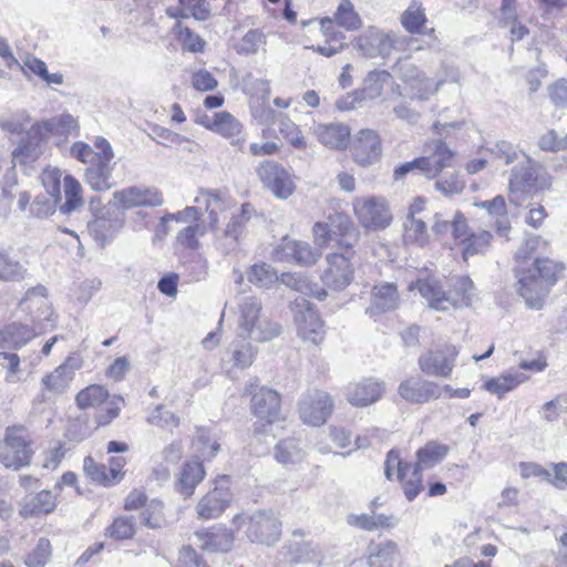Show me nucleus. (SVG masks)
I'll list each match as a JSON object with an SVG mask.
<instances>
[{"mask_svg":"<svg viewBox=\"0 0 567 567\" xmlns=\"http://www.w3.org/2000/svg\"><path fill=\"white\" fill-rule=\"evenodd\" d=\"M394 471L396 472L398 480L402 483L403 491L405 492V483L410 481L412 464L403 463L395 451H390L384 462V474L388 480H392Z\"/></svg>","mask_w":567,"mask_h":567,"instance_id":"47","label":"nucleus"},{"mask_svg":"<svg viewBox=\"0 0 567 567\" xmlns=\"http://www.w3.org/2000/svg\"><path fill=\"white\" fill-rule=\"evenodd\" d=\"M63 190L65 202L60 206L62 215H69L78 212L83 207L82 186L78 179L71 175H65L63 178Z\"/></svg>","mask_w":567,"mask_h":567,"instance_id":"38","label":"nucleus"},{"mask_svg":"<svg viewBox=\"0 0 567 567\" xmlns=\"http://www.w3.org/2000/svg\"><path fill=\"white\" fill-rule=\"evenodd\" d=\"M333 20L340 28L347 31H357L363 24L360 14L355 11L354 4L350 0H340L333 14Z\"/></svg>","mask_w":567,"mask_h":567,"instance_id":"42","label":"nucleus"},{"mask_svg":"<svg viewBox=\"0 0 567 567\" xmlns=\"http://www.w3.org/2000/svg\"><path fill=\"white\" fill-rule=\"evenodd\" d=\"M22 62L23 64L21 65V71L27 78H30L32 74L41 79L48 85L63 84V74L61 72L49 73L45 62L38 56L33 54H27Z\"/></svg>","mask_w":567,"mask_h":567,"instance_id":"33","label":"nucleus"},{"mask_svg":"<svg viewBox=\"0 0 567 567\" xmlns=\"http://www.w3.org/2000/svg\"><path fill=\"white\" fill-rule=\"evenodd\" d=\"M250 534L257 543L274 545L281 535V522L272 511L256 512L250 517Z\"/></svg>","mask_w":567,"mask_h":567,"instance_id":"21","label":"nucleus"},{"mask_svg":"<svg viewBox=\"0 0 567 567\" xmlns=\"http://www.w3.org/2000/svg\"><path fill=\"white\" fill-rule=\"evenodd\" d=\"M550 102L558 109L567 107V80L559 79L548 86Z\"/></svg>","mask_w":567,"mask_h":567,"instance_id":"64","label":"nucleus"},{"mask_svg":"<svg viewBox=\"0 0 567 567\" xmlns=\"http://www.w3.org/2000/svg\"><path fill=\"white\" fill-rule=\"evenodd\" d=\"M435 177V188L445 195L460 194L465 188V182L455 169V161L452 167L443 168Z\"/></svg>","mask_w":567,"mask_h":567,"instance_id":"44","label":"nucleus"},{"mask_svg":"<svg viewBox=\"0 0 567 567\" xmlns=\"http://www.w3.org/2000/svg\"><path fill=\"white\" fill-rule=\"evenodd\" d=\"M42 130L50 134H70L78 131V121L69 113H64L38 123Z\"/></svg>","mask_w":567,"mask_h":567,"instance_id":"53","label":"nucleus"},{"mask_svg":"<svg viewBox=\"0 0 567 567\" xmlns=\"http://www.w3.org/2000/svg\"><path fill=\"white\" fill-rule=\"evenodd\" d=\"M228 481V476H221L216 486L198 501L196 514L199 519L209 520L218 518L229 506L233 494Z\"/></svg>","mask_w":567,"mask_h":567,"instance_id":"14","label":"nucleus"},{"mask_svg":"<svg viewBox=\"0 0 567 567\" xmlns=\"http://www.w3.org/2000/svg\"><path fill=\"white\" fill-rule=\"evenodd\" d=\"M398 557L399 548L392 540L371 542L367 548L369 567H393Z\"/></svg>","mask_w":567,"mask_h":567,"instance_id":"32","label":"nucleus"},{"mask_svg":"<svg viewBox=\"0 0 567 567\" xmlns=\"http://www.w3.org/2000/svg\"><path fill=\"white\" fill-rule=\"evenodd\" d=\"M391 74L385 70L370 71L363 80L360 92L367 100H374L381 96L384 85L390 81Z\"/></svg>","mask_w":567,"mask_h":567,"instance_id":"45","label":"nucleus"},{"mask_svg":"<svg viewBox=\"0 0 567 567\" xmlns=\"http://www.w3.org/2000/svg\"><path fill=\"white\" fill-rule=\"evenodd\" d=\"M409 290H417L429 307L436 311L468 307L476 296L474 284L467 276L450 278L447 289L434 278L419 279L409 285Z\"/></svg>","mask_w":567,"mask_h":567,"instance_id":"1","label":"nucleus"},{"mask_svg":"<svg viewBox=\"0 0 567 567\" xmlns=\"http://www.w3.org/2000/svg\"><path fill=\"white\" fill-rule=\"evenodd\" d=\"M147 423L162 429L177 427L179 425V417L166 410L164 405L158 404L148 415Z\"/></svg>","mask_w":567,"mask_h":567,"instance_id":"58","label":"nucleus"},{"mask_svg":"<svg viewBox=\"0 0 567 567\" xmlns=\"http://www.w3.org/2000/svg\"><path fill=\"white\" fill-rule=\"evenodd\" d=\"M277 280V272L270 266L261 264L250 267V282L267 288Z\"/></svg>","mask_w":567,"mask_h":567,"instance_id":"63","label":"nucleus"},{"mask_svg":"<svg viewBox=\"0 0 567 567\" xmlns=\"http://www.w3.org/2000/svg\"><path fill=\"white\" fill-rule=\"evenodd\" d=\"M557 265L547 259L535 258L532 267L523 270L518 277V293L528 308H543L550 288L557 281Z\"/></svg>","mask_w":567,"mask_h":567,"instance_id":"3","label":"nucleus"},{"mask_svg":"<svg viewBox=\"0 0 567 567\" xmlns=\"http://www.w3.org/2000/svg\"><path fill=\"white\" fill-rule=\"evenodd\" d=\"M292 310L298 328V334L315 344L323 340L324 329L318 312L311 307V303L305 298H297L293 301Z\"/></svg>","mask_w":567,"mask_h":567,"instance_id":"15","label":"nucleus"},{"mask_svg":"<svg viewBox=\"0 0 567 567\" xmlns=\"http://www.w3.org/2000/svg\"><path fill=\"white\" fill-rule=\"evenodd\" d=\"M282 250L287 256L292 257L296 262L303 266L315 265L321 256L320 251L301 240L285 239Z\"/></svg>","mask_w":567,"mask_h":567,"instance_id":"37","label":"nucleus"},{"mask_svg":"<svg viewBox=\"0 0 567 567\" xmlns=\"http://www.w3.org/2000/svg\"><path fill=\"white\" fill-rule=\"evenodd\" d=\"M458 350L455 346L445 344L435 350H429L420 355V370L430 377L449 378L454 369Z\"/></svg>","mask_w":567,"mask_h":567,"instance_id":"16","label":"nucleus"},{"mask_svg":"<svg viewBox=\"0 0 567 567\" xmlns=\"http://www.w3.org/2000/svg\"><path fill=\"white\" fill-rule=\"evenodd\" d=\"M243 127V124L229 112L221 111L216 113V127H213V132L227 138H234L241 133Z\"/></svg>","mask_w":567,"mask_h":567,"instance_id":"55","label":"nucleus"},{"mask_svg":"<svg viewBox=\"0 0 567 567\" xmlns=\"http://www.w3.org/2000/svg\"><path fill=\"white\" fill-rule=\"evenodd\" d=\"M52 555V546L49 539L40 538L35 548L24 559L27 567H44Z\"/></svg>","mask_w":567,"mask_h":567,"instance_id":"56","label":"nucleus"},{"mask_svg":"<svg viewBox=\"0 0 567 567\" xmlns=\"http://www.w3.org/2000/svg\"><path fill=\"white\" fill-rule=\"evenodd\" d=\"M260 89L262 92V103L268 101L270 94V87L268 82L259 81L255 84V90ZM254 116L261 123L271 124L275 122L279 123L280 133L287 138V141L299 150L306 148V142L299 127L284 113L276 112L269 105L261 104L256 106L254 110Z\"/></svg>","mask_w":567,"mask_h":567,"instance_id":"8","label":"nucleus"},{"mask_svg":"<svg viewBox=\"0 0 567 567\" xmlns=\"http://www.w3.org/2000/svg\"><path fill=\"white\" fill-rule=\"evenodd\" d=\"M83 470L92 481L103 485H113L107 467L103 464H97L91 456L84 458Z\"/></svg>","mask_w":567,"mask_h":567,"instance_id":"60","label":"nucleus"},{"mask_svg":"<svg viewBox=\"0 0 567 567\" xmlns=\"http://www.w3.org/2000/svg\"><path fill=\"white\" fill-rule=\"evenodd\" d=\"M173 31L176 39L182 44L183 50L192 53L203 52L205 48V41L196 33H194L188 27H183L178 21Z\"/></svg>","mask_w":567,"mask_h":567,"instance_id":"54","label":"nucleus"},{"mask_svg":"<svg viewBox=\"0 0 567 567\" xmlns=\"http://www.w3.org/2000/svg\"><path fill=\"white\" fill-rule=\"evenodd\" d=\"M295 554L299 563L320 564L324 558L321 547L312 542L297 545Z\"/></svg>","mask_w":567,"mask_h":567,"instance_id":"59","label":"nucleus"},{"mask_svg":"<svg viewBox=\"0 0 567 567\" xmlns=\"http://www.w3.org/2000/svg\"><path fill=\"white\" fill-rule=\"evenodd\" d=\"M109 399L107 390L99 384H91L80 391L75 398L81 410L97 408Z\"/></svg>","mask_w":567,"mask_h":567,"instance_id":"49","label":"nucleus"},{"mask_svg":"<svg viewBox=\"0 0 567 567\" xmlns=\"http://www.w3.org/2000/svg\"><path fill=\"white\" fill-rule=\"evenodd\" d=\"M326 268L320 278L330 289L342 290L354 278V267L349 255L332 252L326 257Z\"/></svg>","mask_w":567,"mask_h":567,"instance_id":"17","label":"nucleus"},{"mask_svg":"<svg viewBox=\"0 0 567 567\" xmlns=\"http://www.w3.org/2000/svg\"><path fill=\"white\" fill-rule=\"evenodd\" d=\"M56 506L55 496L48 489H43L34 495H28L19 504V513L23 517L49 514Z\"/></svg>","mask_w":567,"mask_h":567,"instance_id":"31","label":"nucleus"},{"mask_svg":"<svg viewBox=\"0 0 567 567\" xmlns=\"http://www.w3.org/2000/svg\"><path fill=\"white\" fill-rule=\"evenodd\" d=\"M32 439L22 425L9 426L0 441V462L8 468L20 470L29 465L33 455Z\"/></svg>","mask_w":567,"mask_h":567,"instance_id":"6","label":"nucleus"},{"mask_svg":"<svg viewBox=\"0 0 567 567\" xmlns=\"http://www.w3.org/2000/svg\"><path fill=\"white\" fill-rule=\"evenodd\" d=\"M250 422L254 434L275 437L274 426L284 421L281 399L277 391L250 383Z\"/></svg>","mask_w":567,"mask_h":567,"instance_id":"4","label":"nucleus"},{"mask_svg":"<svg viewBox=\"0 0 567 567\" xmlns=\"http://www.w3.org/2000/svg\"><path fill=\"white\" fill-rule=\"evenodd\" d=\"M398 392L402 399L410 403H426L439 399L442 394V388L433 381L412 377L400 383Z\"/></svg>","mask_w":567,"mask_h":567,"instance_id":"22","label":"nucleus"},{"mask_svg":"<svg viewBox=\"0 0 567 567\" xmlns=\"http://www.w3.org/2000/svg\"><path fill=\"white\" fill-rule=\"evenodd\" d=\"M383 390L382 382L374 379H363L348 385L347 398L349 403L354 406H368L381 398Z\"/></svg>","mask_w":567,"mask_h":567,"instance_id":"28","label":"nucleus"},{"mask_svg":"<svg viewBox=\"0 0 567 567\" xmlns=\"http://www.w3.org/2000/svg\"><path fill=\"white\" fill-rule=\"evenodd\" d=\"M492 240V235L487 230L478 233H471L467 237L462 239V255L465 260L470 257L484 254L488 249Z\"/></svg>","mask_w":567,"mask_h":567,"instance_id":"46","label":"nucleus"},{"mask_svg":"<svg viewBox=\"0 0 567 567\" xmlns=\"http://www.w3.org/2000/svg\"><path fill=\"white\" fill-rule=\"evenodd\" d=\"M254 313V320H250V340L266 342L280 333V326L261 313L259 303L250 300V316Z\"/></svg>","mask_w":567,"mask_h":567,"instance_id":"30","label":"nucleus"},{"mask_svg":"<svg viewBox=\"0 0 567 567\" xmlns=\"http://www.w3.org/2000/svg\"><path fill=\"white\" fill-rule=\"evenodd\" d=\"M353 161L360 166H369L379 161L382 154L381 140L370 128L360 130L351 145Z\"/></svg>","mask_w":567,"mask_h":567,"instance_id":"18","label":"nucleus"},{"mask_svg":"<svg viewBox=\"0 0 567 567\" xmlns=\"http://www.w3.org/2000/svg\"><path fill=\"white\" fill-rule=\"evenodd\" d=\"M400 21L404 30L409 33H421L427 21L422 3L417 0H413L401 14Z\"/></svg>","mask_w":567,"mask_h":567,"instance_id":"41","label":"nucleus"},{"mask_svg":"<svg viewBox=\"0 0 567 567\" xmlns=\"http://www.w3.org/2000/svg\"><path fill=\"white\" fill-rule=\"evenodd\" d=\"M136 519L133 515H124L115 518L105 529V535L116 540L130 539L135 535Z\"/></svg>","mask_w":567,"mask_h":567,"instance_id":"50","label":"nucleus"},{"mask_svg":"<svg viewBox=\"0 0 567 567\" xmlns=\"http://www.w3.org/2000/svg\"><path fill=\"white\" fill-rule=\"evenodd\" d=\"M27 276L28 269L9 252L0 249V281L19 282Z\"/></svg>","mask_w":567,"mask_h":567,"instance_id":"39","label":"nucleus"},{"mask_svg":"<svg viewBox=\"0 0 567 567\" xmlns=\"http://www.w3.org/2000/svg\"><path fill=\"white\" fill-rule=\"evenodd\" d=\"M430 155L401 164L394 169V178L402 179L409 173H420L427 178H434L443 168L452 167L454 153L442 140H435L430 145Z\"/></svg>","mask_w":567,"mask_h":567,"instance_id":"5","label":"nucleus"},{"mask_svg":"<svg viewBox=\"0 0 567 567\" xmlns=\"http://www.w3.org/2000/svg\"><path fill=\"white\" fill-rule=\"evenodd\" d=\"M163 509L164 505L159 499H152L140 515L141 524L152 529L163 528L166 525Z\"/></svg>","mask_w":567,"mask_h":567,"instance_id":"52","label":"nucleus"},{"mask_svg":"<svg viewBox=\"0 0 567 567\" xmlns=\"http://www.w3.org/2000/svg\"><path fill=\"white\" fill-rule=\"evenodd\" d=\"M196 451L205 458H213L219 451L220 445L213 441L207 431L204 429L197 430V436L194 442Z\"/></svg>","mask_w":567,"mask_h":567,"instance_id":"61","label":"nucleus"},{"mask_svg":"<svg viewBox=\"0 0 567 567\" xmlns=\"http://www.w3.org/2000/svg\"><path fill=\"white\" fill-rule=\"evenodd\" d=\"M80 367L79 360L69 355L63 363L42 378V391L55 394L64 393L74 379L75 371L80 369Z\"/></svg>","mask_w":567,"mask_h":567,"instance_id":"23","label":"nucleus"},{"mask_svg":"<svg viewBox=\"0 0 567 567\" xmlns=\"http://www.w3.org/2000/svg\"><path fill=\"white\" fill-rule=\"evenodd\" d=\"M195 537L199 547L209 553H227L234 545V534L223 526L199 529Z\"/></svg>","mask_w":567,"mask_h":567,"instance_id":"25","label":"nucleus"},{"mask_svg":"<svg viewBox=\"0 0 567 567\" xmlns=\"http://www.w3.org/2000/svg\"><path fill=\"white\" fill-rule=\"evenodd\" d=\"M256 172L264 187L276 198L288 199L295 193L293 176L280 163L266 161Z\"/></svg>","mask_w":567,"mask_h":567,"instance_id":"11","label":"nucleus"},{"mask_svg":"<svg viewBox=\"0 0 567 567\" xmlns=\"http://www.w3.org/2000/svg\"><path fill=\"white\" fill-rule=\"evenodd\" d=\"M525 161L511 171L508 179V198L514 205H520L528 198L548 192L553 186V176L537 161L522 153Z\"/></svg>","mask_w":567,"mask_h":567,"instance_id":"2","label":"nucleus"},{"mask_svg":"<svg viewBox=\"0 0 567 567\" xmlns=\"http://www.w3.org/2000/svg\"><path fill=\"white\" fill-rule=\"evenodd\" d=\"M43 140L42 125L33 124L21 138L18 147L12 152V162L14 165H25L35 161L41 154L40 144Z\"/></svg>","mask_w":567,"mask_h":567,"instance_id":"27","label":"nucleus"},{"mask_svg":"<svg viewBox=\"0 0 567 567\" xmlns=\"http://www.w3.org/2000/svg\"><path fill=\"white\" fill-rule=\"evenodd\" d=\"M113 197L126 209L141 206L157 207L164 203L163 195L158 188L142 185L116 190Z\"/></svg>","mask_w":567,"mask_h":567,"instance_id":"20","label":"nucleus"},{"mask_svg":"<svg viewBox=\"0 0 567 567\" xmlns=\"http://www.w3.org/2000/svg\"><path fill=\"white\" fill-rule=\"evenodd\" d=\"M449 446L436 442H429L416 452L417 461L412 464L410 481L405 483V496L414 499L423 489L421 471L439 464L449 453Z\"/></svg>","mask_w":567,"mask_h":567,"instance_id":"9","label":"nucleus"},{"mask_svg":"<svg viewBox=\"0 0 567 567\" xmlns=\"http://www.w3.org/2000/svg\"><path fill=\"white\" fill-rule=\"evenodd\" d=\"M204 476L205 470L202 462L189 461L185 463L178 477V492L185 497L192 496Z\"/></svg>","mask_w":567,"mask_h":567,"instance_id":"34","label":"nucleus"},{"mask_svg":"<svg viewBox=\"0 0 567 567\" xmlns=\"http://www.w3.org/2000/svg\"><path fill=\"white\" fill-rule=\"evenodd\" d=\"M403 241L405 245L425 247L431 241V233L424 218L404 219Z\"/></svg>","mask_w":567,"mask_h":567,"instance_id":"36","label":"nucleus"},{"mask_svg":"<svg viewBox=\"0 0 567 567\" xmlns=\"http://www.w3.org/2000/svg\"><path fill=\"white\" fill-rule=\"evenodd\" d=\"M488 215L494 219L496 233L502 237H508L511 231V223L506 209L505 198L501 195L492 199Z\"/></svg>","mask_w":567,"mask_h":567,"instance_id":"48","label":"nucleus"},{"mask_svg":"<svg viewBox=\"0 0 567 567\" xmlns=\"http://www.w3.org/2000/svg\"><path fill=\"white\" fill-rule=\"evenodd\" d=\"M405 39L395 32H385L375 27H369L355 40L357 49L368 58H385Z\"/></svg>","mask_w":567,"mask_h":567,"instance_id":"12","label":"nucleus"},{"mask_svg":"<svg viewBox=\"0 0 567 567\" xmlns=\"http://www.w3.org/2000/svg\"><path fill=\"white\" fill-rule=\"evenodd\" d=\"M399 76L416 92L412 99L426 101L443 85V81H434L422 73L408 60L399 63Z\"/></svg>","mask_w":567,"mask_h":567,"instance_id":"19","label":"nucleus"},{"mask_svg":"<svg viewBox=\"0 0 567 567\" xmlns=\"http://www.w3.org/2000/svg\"><path fill=\"white\" fill-rule=\"evenodd\" d=\"M274 455L277 462L284 466H289L302 462L306 453L298 441L286 439L276 444Z\"/></svg>","mask_w":567,"mask_h":567,"instance_id":"40","label":"nucleus"},{"mask_svg":"<svg viewBox=\"0 0 567 567\" xmlns=\"http://www.w3.org/2000/svg\"><path fill=\"white\" fill-rule=\"evenodd\" d=\"M527 377L524 373H506L497 378L489 379L483 388L492 394L502 398L505 393L514 390L517 385L526 381Z\"/></svg>","mask_w":567,"mask_h":567,"instance_id":"43","label":"nucleus"},{"mask_svg":"<svg viewBox=\"0 0 567 567\" xmlns=\"http://www.w3.org/2000/svg\"><path fill=\"white\" fill-rule=\"evenodd\" d=\"M33 337L28 326L13 322L0 330V348H21Z\"/></svg>","mask_w":567,"mask_h":567,"instance_id":"35","label":"nucleus"},{"mask_svg":"<svg viewBox=\"0 0 567 567\" xmlns=\"http://www.w3.org/2000/svg\"><path fill=\"white\" fill-rule=\"evenodd\" d=\"M332 408L333 401L327 392L313 390L299 400L298 412L303 423L320 426L329 419Z\"/></svg>","mask_w":567,"mask_h":567,"instance_id":"13","label":"nucleus"},{"mask_svg":"<svg viewBox=\"0 0 567 567\" xmlns=\"http://www.w3.org/2000/svg\"><path fill=\"white\" fill-rule=\"evenodd\" d=\"M195 203L198 205H205L212 228H214L218 223L219 212L226 209L225 199L219 194L214 192H200L199 195L195 198Z\"/></svg>","mask_w":567,"mask_h":567,"instance_id":"51","label":"nucleus"},{"mask_svg":"<svg viewBox=\"0 0 567 567\" xmlns=\"http://www.w3.org/2000/svg\"><path fill=\"white\" fill-rule=\"evenodd\" d=\"M399 303L400 296L394 284L375 285L371 290L370 306L365 309V313L375 317L395 310Z\"/></svg>","mask_w":567,"mask_h":567,"instance_id":"24","label":"nucleus"},{"mask_svg":"<svg viewBox=\"0 0 567 567\" xmlns=\"http://www.w3.org/2000/svg\"><path fill=\"white\" fill-rule=\"evenodd\" d=\"M488 152L497 159L509 165L519 158V152L516 146L507 141H497L487 147Z\"/></svg>","mask_w":567,"mask_h":567,"instance_id":"57","label":"nucleus"},{"mask_svg":"<svg viewBox=\"0 0 567 567\" xmlns=\"http://www.w3.org/2000/svg\"><path fill=\"white\" fill-rule=\"evenodd\" d=\"M95 146L100 152H97L96 157L86 168L85 182L93 190L104 192L113 186L112 173L114 167L111 162L114 153L110 143L103 137L96 141Z\"/></svg>","mask_w":567,"mask_h":567,"instance_id":"10","label":"nucleus"},{"mask_svg":"<svg viewBox=\"0 0 567 567\" xmlns=\"http://www.w3.org/2000/svg\"><path fill=\"white\" fill-rule=\"evenodd\" d=\"M328 223L336 239H338L340 248L351 249L360 240L361 233L358 226L346 213L336 212L330 214Z\"/></svg>","mask_w":567,"mask_h":567,"instance_id":"26","label":"nucleus"},{"mask_svg":"<svg viewBox=\"0 0 567 567\" xmlns=\"http://www.w3.org/2000/svg\"><path fill=\"white\" fill-rule=\"evenodd\" d=\"M353 214L367 230H383L393 220L389 202L382 196H362L352 200Z\"/></svg>","mask_w":567,"mask_h":567,"instance_id":"7","label":"nucleus"},{"mask_svg":"<svg viewBox=\"0 0 567 567\" xmlns=\"http://www.w3.org/2000/svg\"><path fill=\"white\" fill-rule=\"evenodd\" d=\"M318 141L328 148H346L350 140V128L342 123L318 124L315 127Z\"/></svg>","mask_w":567,"mask_h":567,"instance_id":"29","label":"nucleus"},{"mask_svg":"<svg viewBox=\"0 0 567 567\" xmlns=\"http://www.w3.org/2000/svg\"><path fill=\"white\" fill-rule=\"evenodd\" d=\"M61 178H62V172L59 168L49 167L42 172V175H41L42 185L45 188L47 194L50 197H55V199H61V192H60Z\"/></svg>","mask_w":567,"mask_h":567,"instance_id":"62","label":"nucleus"}]
</instances>
